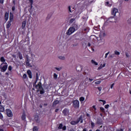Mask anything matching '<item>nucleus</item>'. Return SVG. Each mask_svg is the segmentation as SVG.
Instances as JSON below:
<instances>
[{
  "instance_id": "1",
  "label": "nucleus",
  "mask_w": 131,
  "mask_h": 131,
  "mask_svg": "<svg viewBox=\"0 0 131 131\" xmlns=\"http://www.w3.org/2000/svg\"><path fill=\"white\" fill-rule=\"evenodd\" d=\"M78 30V25L73 24L72 27L69 28L67 32V35H71L72 33H74L76 30Z\"/></svg>"
},
{
  "instance_id": "2",
  "label": "nucleus",
  "mask_w": 131,
  "mask_h": 131,
  "mask_svg": "<svg viewBox=\"0 0 131 131\" xmlns=\"http://www.w3.org/2000/svg\"><path fill=\"white\" fill-rule=\"evenodd\" d=\"M12 22H14V14L12 13V12L10 13L9 15V20L7 21L6 25V27L7 29H9L10 27H11V25H12Z\"/></svg>"
},
{
  "instance_id": "3",
  "label": "nucleus",
  "mask_w": 131,
  "mask_h": 131,
  "mask_svg": "<svg viewBox=\"0 0 131 131\" xmlns=\"http://www.w3.org/2000/svg\"><path fill=\"white\" fill-rule=\"evenodd\" d=\"M38 80V74H36V80L34 83H33V86H35L36 89H39V90H41L42 89V86H41V82H39V83L36 85V82Z\"/></svg>"
},
{
  "instance_id": "4",
  "label": "nucleus",
  "mask_w": 131,
  "mask_h": 131,
  "mask_svg": "<svg viewBox=\"0 0 131 131\" xmlns=\"http://www.w3.org/2000/svg\"><path fill=\"white\" fill-rule=\"evenodd\" d=\"M115 21V19L114 18V16H111L109 18L105 19L103 26H107L109 23H113Z\"/></svg>"
},
{
  "instance_id": "5",
  "label": "nucleus",
  "mask_w": 131,
  "mask_h": 131,
  "mask_svg": "<svg viewBox=\"0 0 131 131\" xmlns=\"http://www.w3.org/2000/svg\"><path fill=\"white\" fill-rule=\"evenodd\" d=\"M72 103L73 107L75 109H78V108H79V101H78V100H73Z\"/></svg>"
},
{
  "instance_id": "6",
  "label": "nucleus",
  "mask_w": 131,
  "mask_h": 131,
  "mask_svg": "<svg viewBox=\"0 0 131 131\" xmlns=\"http://www.w3.org/2000/svg\"><path fill=\"white\" fill-rule=\"evenodd\" d=\"M5 64H6V65L3 66V67H2V65L0 66V69H1L2 72H5L7 69H8V63L7 62H5Z\"/></svg>"
},
{
  "instance_id": "7",
  "label": "nucleus",
  "mask_w": 131,
  "mask_h": 131,
  "mask_svg": "<svg viewBox=\"0 0 131 131\" xmlns=\"http://www.w3.org/2000/svg\"><path fill=\"white\" fill-rule=\"evenodd\" d=\"M6 114L8 117H12L13 116V113H12V111L10 110V109H6Z\"/></svg>"
},
{
  "instance_id": "8",
  "label": "nucleus",
  "mask_w": 131,
  "mask_h": 131,
  "mask_svg": "<svg viewBox=\"0 0 131 131\" xmlns=\"http://www.w3.org/2000/svg\"><path fill=\"white\" fill-rule=\"evenodd\" d=\"M62 113L64 115V116H67V115H69V110L68 108H64L62 111Z\"/></svg>"
},
{
  "instance_id": "9",
  "label": "nucleus",
  "mask_w": 131,
  "mask_h": 131,
  "mask_svg": "<svg viewBox=\"0 0 131 131\" xmlns=\"http://www.w3.org/2000/svg\"><path fill=\"white\" fill-rule=\"evenodd\" d=\"M77 122H78V123H79L80 122V123H83V116L81 115L79 116V117L77 119Z\"/></svg>"
},
{
  "instance_id": "10",
  "label": "nucleus",
  "mask_w": 131,
  "mask_h": 131,
  "mask_svg": "<svg viewBox=\"0 0 131 131\" xmlns=\"http://www.w3.org/2000/svg\"><path fill=\"white\" fill-rule=\"evenodd\" d=\"M26 61V64L27 66H28V67H32V66L31 65V64H30V59H29V58L27 57Z\"/></svg>"
},
{
  "instance_id": "11",
  "label": "nucleus",
  "mask_w": 131,
  "mask_h": 131,
  "mask_svg": "<svg viewBox=\"0 0 131 131\" xmlns=\"http://www.w3.org/2000/svg\"><path fill=\"white\" fill-rule=\"evenodd\" d=\"M116 13H118V9L114 8L112 11V15L113 16V17H115Z\"/></svg>"
},
{
  "instance_id": "12",
  "label": "nucleus",
  "mask_w": 131,
  "mask_h": 131,
  "mask_svg": "<svg viewBox=\"0 0 131 131\" xmlns=\"http://www.w3.org/2000/svg\"><path fill=\"white\" fill-rule=\"evenodd\" d=\"M4 19L6 22L9 20V12H5L4 15Z\"/></svg>"
},
{
  "instance_id": "13",
  "label": "nucleus",
  "mask_w": 131,
  "mask_h": 131,
  "mask_svg": "<svg viewBox=\"0 0 131 131\" xmlns=\"http://www.w3.org/2000/svg\"><path fill=\"white\" fill-rule=\"evenodd\" d=\"M27 73L29 77V78L31 79L32 78V72H31V71L30 70H28L27 71Z\"/></svg>"
},
{
  "instance_id": "14",
  "label": "nucleus",
  "mask_w": 131,
  "mask_h": 131,
  "mask_svg": "<svg viewBox=\"0 0 131 131\" xmlns=\"http://www.w3.org/2000/svg\"><path fill=\"white\" fill-rule=\"evenodd\" d=\"M21 120L24 121L26 120V114H25V112H24L21 115Z\"/></svg>"
},
{
  "instance_id": "15",
  "label": "nucleus",
  "mask_w": 131,
  "mask_h": 131,
  "mask_svg": "<svg viewBox=\"0 0 131 131\" xmlns=\"http://www.w3.org/2000/svg\"><path fill=\"white\" fill-rule=\"evenodd\" d=\"M97 123L98 124H103V120L101 118H97Z\"/></svg>"
},
{
  "instance_id": "16",
  "label": "nucleus",
  "mask_w": 131,
  "mask_h": 131,
  "mask_svg": "<svg viewBox=\"0 0 131 131\" xmlns=\"http://www.w3.org/2000/svg\"><path fill=\"white\" fill-rule=\"evenodd\" d=\"M76 70L78 72L81 71L82 70V66L79 65L76 67Z\"/></svg>"
},
{
  "instance_id": "17",
  "label": "nucleus",
  "mask_w": 131,
  "mask_h": 131,
  "mask_svg": "<svg viewBox=\"0 0 131 131\" xmlns=\"http://www.w3.org/2000/svg\"><path fill=\"white\" fill-rule=\"evenodd\" d=\"M17 57L19 58L20 60H23V55H22V53L21 52H18L17 53Z\"/></svg>"
},
{
  "instance_id": "18",
  "label": "nucleus",
  "mask_w": 131,
  "mask_h": 131,
  "mask_svg": "<svg viewBox=\"0 0 131 131\" xmlns=\"http://www.w3.org/2000/svg\"><path fill=\"white\" fill-rule=\"evenodd\" d=\"M26 24H27L26 20H24L22 22V26H21L22 29H24V28H25V26H26Z\"/></svg>"
},
{
  "instance_id": "19",
  "label": "nucleus",
  "mask_w": 131,
  "mask_h": 131,
  "mask_svg": "<svg viewBox=\"0 0 131 131\" xmlns=\"http://www.w3.org/2000/svg\"><path fill=\"white\" fill-rule=\"evenodd\" d=\"M71 124L72 125H76V124H78V122H77V120H76V121H72L71 122Z\"/></svg>"
},
{
  "instance_id": "20",
  "label": "nucleus",
  "mask_w": 131,
  "mask_h": 131,
  "mask_svg": "<svg viewBox=\"0 0 131 131\" xmlns=\"http://www.w3.org/2000/svg\"><path fill=\"white\" fill-rule=\"evenodd\" d=\"M5 111V107L0 105V112H4Z\"/></svg>"
},
{
  "instance_id": "21",
  "label": "nucleus",
  "mask_w": 131,
  "mask_h": 131,
  "mask_svg": "<svg viewBox=\"0 0 131 131\" xmlns=\"http://www.w3.org/2000/svg\"><path fill=\"white\" fill-rule=\"evenodd\" d=\"M1 61L3 62V63H5L6 62V59H5V57L3 56L1 57L0 58Z\"/></svg>"
},
{
  "instance_id": "22",
  "label": "nucleus",
  "mask_w": 131,
  "mask_h": 131,
  "mask_svg": "<svg viewBox=\"0 0 131 131\" xmlns=\"http://www.w3.org/2000/svg\"><path fill=\"white\" fill-rule=\"evenodd\" d=\"M44 93H45V89H43V88L42 87V88H41V90H40V95H42Z\"/></svg>"
},
{
  "instance_id": "23",
  "label": "nucleus",
  "mask_w": 131,
  "mask_h": 131,
  "mask_svg": "<svg viewBox=\"0 0 131 131\" xmlns=\"http://www.w3.org/2000/svg\"><path fill=\"white\" fill-rule=\"evenodd\" d=\"M23 79H28V78L27 77V75L26 74H24L23 75Z\"/></svg>"
},
{
  "instance_id": "24",
  "label": "nucleus",
  "mask_w": 131,
  "mask_h": 131,
  "mask_svg": "<svg viewBox=\"0 0 131 131\" xmlns=\"http://www.w3.org/2000/svg\"><path fill=\"white\" fill-rule=\"evenodd\" d=\"M29 2L30 4L31 9L32 8V5H33V0H29Z\"/></svg>"
},
{
  "instance_id": "25",
  "label": "nucleus",
  "mask_w": 131,
  "mask_h": 131,
  "mask_svg": "<svg viewBox=\"0 0 131 131\" xmlns=\"http://www.w3.org/2000/svg\"><path fill=\"white\" fill-rule=\"evenodd\" d=\"M91 63L92 64H94V65H95V66H97L98 65V63L97 62H96L95 60H91Z\"/></svg>"
},
{
  "instance_id": "26",
  "label": "nucleus",
  "mask_w": 131,
  "mask_h": 131,
  "mask_svg": "<svg viewBox=\"0 0 131 131\" xmlns=\"http://www.w3.org/2000/svg\"><path fill=\"white\" fill-rule=\"evenodd\" d=\"M100 111H101V112H102V113H105V108H104V107H100Z\"/></svg>"
},
{
  "instance_id": "27",
  "label": "nucleus",
  "mask_w": 131,
  "mask_h": 131,
  "mask_svg": "<svg viewBox=\"0 0 131 131\" xmlns=\"http://www.w3.org/2000/svg\"><path fill=\"white\" fill-rule=\"evenodd\" d=\"M33 131H38V128H37V126H34L33 127Z\"/></svg>"
},
{
  "instance_id": "28",
  "label": "nucleus",
  "mask_w": 131,
  "mask_h": 131,
  "mask_svg": "<svg viewBox=\"0 0 131 131\" xmlns=\"http://www.w3.org/2000/svg\"><path fill=\"white\" fill-rule=\"evenodd\" d=\"M91 124L92 128H94V127H95V123H94V122H93V121H91Z\"/></svg>"
},
{
  "instance_id": "29",
  "label": "nucleus",
  "mask_w": 131,
  "mask_h": 131,
  "mask_svg": "<svg viewBox=\"0 0 131 131\" xmlns=\"http://www.w3.org/2000/svg\"><path fill=\"white\" fill-rule=\"evenodd\" d=\"M62 127H63V124L62 123L59 124V126L58 127V129H62Z\"/></svg>"
},
{
  "instance_id": "30",
  "label": "nucleus",
  "mask_w": 131,
  "mask_h": 131,
  "mask_svg": "<svg viewBox=\"0 0 131 131\" xmlns=\"http://www.w3.org/2000/svg\"><path fill=\"white\" fill-rule=\"evenodd\" d=\"M84 100H85V98L83 97H81L79 98L80 102H83V101H84Z\"/></svg>"
},
{
  "instance_id": "31",
  "label": "nucleus",
  "mask_w": 131,
  "mask_h": 131,
  "mask_svg": "<svg viewBox=\"0 0 131 131\" xmlns=\"http://www.w3.org/2000/svg\"><path fill=\"white\" fill-rule=\"evenodd\" d=\"M74 21H75V18H71L70 20V21H69V23L70 24L73 23Z\"/></svg>"
},
{
  "instance_id": "32",
  "label": "nucleus",
  "mask_w": 131,
  "mask_h": 131,
  "mask_svg": "<svg viewBox=\"0 0 131 131\" xmlns=\"http://www.w3.org/2000/svg\"><path fill=\"white\" fill-rule=\"evenodd\" d=\"M115 55H117V56H119V55H120V52L116 50V51H115Z\"/></svg>"
},
{
  "instance_id": "33",
  "label": "nucleus",
  "mask_w": 131,
  "mask_h": 131,
  "mask_svg": "<svg viewBox=\"0 0 131 131\" xmlns=\"http://www.w3.org/2000/svg\"><path fill=\"white\" fill-rule=\"evenodd\" d=\"M53 77L54 79H57V78H58V75H57V74L56 73H54L53 75Z\"/></svg>"
},
{
  "instance_id": "34",
  "label": "nucleus",
  "mask_w": 131,
  "mask_h": 131,
  "mask_svg": "<svg viewBox=\"0 0 131 131\" xmlns=\"http://www.w3.org/2000/svg\"><path fill=\"white\" fill-rule=\"evenodd\" d=\"M59 103V100H55L53 102V105H57Z\"/></svg>"
},
{
  "instance_id": "35",
  "label": "nucleus",
  "mask_w": 131,
  "mask_h": 131,
  "mask_svg": "<svg viewBox=\"0 0 131 131\" xmlns=\"http://www.w3.org/2000/svg\"><path fill=\"white\" fill-rule=\"evenodd\" d=\"M89 31L90 30L88 28H86L83 29V31H84L85 32H89Z\"/></svg>"
},
{
  "instance_id": "36",
  "label": "nucleus",
  "mask_w": 131,
  "mask_h": 131,
  "mask_svg": "<svg viewBox=\"0 0 131 131\" xmlns=\"http://www.w3.org/2000/svg\"><path fill=\"white\" fill-rule=\"evenodd\" d=\"M58 58L60 60H65V57L64 56H59Z\"/></svg>"
},
{
  "instance_id": "37",
  "label": "nucleus",
  "mask_w": 131,
  "mask_h": 131,
  "mask_svg": "<svg viewBox=\"0 0 131 131\" xmlns=\"http://www.w3.org/2000/svg\"><path fill=\"white\" fill-rule=\"evenodd\" d=\"M56 70H57V71H60L61 69H62V68H54Z\"/></svg>"
},
{
  "instance_id": "38",
  "label": "nucleus",
  "mask_w": 131,
  "mask_h": 131,
  "mask_svg": "<svg viewBox=\"0 0 131 131\" xmlns=\"http://www.w3.org/2000/svg\"><path fill=\"white\" fill-rule=\"evenodd\" d=\"M12 66H9L8 67V70H9V71H12Z\"/></svg>"
},
{
  "instance_id": "39",
  "label": "nucleus",
  "mask_w": 131,
  "mask_h": 131,
  "mask_svg": "<svg viewBox=\"0 0 131 131\" xmlns=\"http://www.w3.org/2000/svg\"><path fill=\"white\" fill-rule=\"evenodd\" d=\"M100 102H102L103 105H105V104H106V101L103 100H100Z\"/></svg>"
},
{
  "instance_id": "40",
  "label": "nucleus",
  "mask_w": 131,
  "mask_h": 131,
  "mask_svg": "<svg viewBox=\"0 0 131 131\" xmlns=\"http://www.w3.org/2000/svg\"><path fill=\"white\" fill-rule=\"evenodd\" d=\"M109 107H110V106L109 105V104H106L104 106V107L105 108V109H108V108H109Z\"/></svg>"
},
{
  "instance_id": "41",
  "label": "nucleus",
  "mask_w": 131,
  "mask_h": 131,
  "mask_svg": "<svg viewBox=\"0 0 131 131\" xmlns=\"http://www.w3.org/2000/svg\"><path fill=\"white\" fill-rule=\"evenodd\" d=\"M125 56L127 58H129V55H128V53L125 52Z\"/></svg>"
},
{
  "instance_id": "42",
  "label": "nucleus",
  "mask_w": 131,
  "mask_h": 131,
  "mask_svg": "<svg viewBox=\"0 0 131 131\" xmlns=\"http://www.w3.org/2000/svg\"><path fill=\"white\" fill-rule=\"evenodd\" d=\"M68 8H69V12H70V13H72V11H71V7L69 6Z\"/></svg>"
},
{
  "instance_id": "43",
  "label": "nucleus",
  "mask_w": 131,
  "mask_h": 131,
  "mask_svg": "<svg viewBox=\"0 0 131 131\" xmlns=\"http://www.w3.org/2000/svg\"><path fill=\"white\" fill-rule=\"evenodd\" d=\"M101 83V81H97L95 82V84H100Z\"/></svg>"
},
{
  "instance_id": "44",
  "label": "nucleus",
  "mask_w": 131,
  "mask_h": 131,
  "mask_svg": "<svg viewBox=\"0 0 131 131\" xmlns=\"http://www.w3.org/2000/svg\"><path fill=\"white\" fill-rule=\"evenodd\" d=\"M66 129H67L66 126H63L61 129H62L63 130H66Z\"/></svg>"
},
{
  "instance_id": "45",
  "label": "nucleus",
  "mask_w": 131,
  "mask_h": 131,
  "mask_svg": "<svg viewBox=\"0 0 131 131\" xmlns=\"http://www.w3.org/2000/svg\"><path fill=\"white\" fill-rule=\"evenodd\" d=\"M4 118V116H3V114L0 113V119H3Z\"/></svg>"
},
{
  "instance_id": "46",
  "label": "nucleus",
  "mask_w": 131,
  "mask_h": 131,
  "mask_svg": "<svg viewBox=\"0 0 131 131\" xmlns=\"http://www.w3.org/2000/svg\"><path fill=\"white\" fill-rule=\"evenodd\" d=\"M115 85V83H112L111 85V89H113V87L114 86V85Z\"/></svg>"
},
{
  "instance_id": "47",
  "label": "nucleus",
  "mask_w": 131,
  "mask_h": 131,
  "mask_svg": "<svg viewBox=\"0 0 131 131\" xmlns=\"http://www.w3.org/2000/svg\"><path fill=\"white\" fill-rule=\"evenodd\" d=\"M127 23H129V24L131 23V19L130 18L128 19L127 20Z\"/></svg>"
},
{
  "instance_id": "48",
  "label": "nucleus",
  "mask_w": 131,
  "mask_h": 131,
  "mask_svg": "<svg viewBox=\"0 0 131 131\" xmlns=\"http://www.w3.org/2000/svg\"><path fill=\"white\" fill-rule=\"evenodd\" d=\"M92 108L95 111H96V110H97V108H96V105H93L92 106Z\"/></svg>"
},
{
  "instance_id": "49",
  "label": "nucleus",
  "mask_w": 131,
  "mask_h": 131,
  "mask_svg": "<svg viewBox=\"0 0 131 131\" xmlns=\"http://www.w3.org/2000/svg\"><path fill=\"white\" fill-rule=\"evenodd\" d=\"M98 90L99 92L102 91V87H98Z\"/></svg>"
},
{
  "instance_id": "50",
  "label": "nucleus",
  "mask_w": 131,
  "mask_h": 131,
  "mask_svg": "<svg viewBox=\"0 0 131 131\" xmlns=\"http://www.w3.org/2000/svg\"><path fill=\"white\" fill-rule=\"evenodd\" d=\"M15 6H13L11 8L12 11L13 12L14 11H15Z\"/></svg>"
},
{
  "instance_id": "51",
  "label": "nucleus",
  "mask_w": 131,
  "mask_h": 131,
  "mask_svg": "<svg viewBox=\"0 0 131 131\" xmlns=\"http://www.w3.org/2000/svg\"><path fill=\"white\" fill-rule=\"evenodd\" d=\"M109 53H110V52L106 53L105 54V58H107V56H108V55H109Z\"/></svg>"
},
{
  "instance_id": "52",
  "label": "nucleus",
  "mask_w": 131,
  "mask_h": 131,
  "mask_svg": "<svg viewBox=\"0 0 131 131\" xmlns=\"http://www.w3.org/2000/svg\"><path fill=\"white\" fill-rule=\"evenodd\" d=\"M59 110H60V108H56L55 109V112L57 113L59 111Z\"/></svg>"
},
{
  "instance_id": "53",
  "label": "nucleus",
  "mask_w": 131,
  "mask_h": 131,
  "mask_svg": "<svg viewBox=\"0 0 131 131\" xmlns=\"http://www.w3.org/2000/svg\"><path fill=\"white\" fill-rule=\"evenodd\" d=\"M86 116H87V117H91V115H90V114H86Z\"/></svg>"
},
{
  "instance_id": "54",
  "label": "nucleus",
  "mask_w": 131,
  "mask_h": 131,
  "mask_svg": "<svg viewBox=\"0 0 131 131\" xmlns=\"http://www.w3.org/2000/svg\"><path fill=\"white\" fill-rule=\"evenodd\" d=\"M51 16H52V14L50 15V14H49L47 16V19H50V17H51Z\"/></svg>"
},
{
  "instance_id": "55",
  "label": "nucleus",
  "mask_w": 131,
  "mask_h": 131,
  "mask_svg": "<svg viewBox=\"0 0 131 131\" xmlns=\"http://www.w3.org/2000/svg\"><path fill=\"white\" fill-rule=\"evenodd\" d=\"M4 3V0H0V3L3 4Z\"/></svg>"
},
{
  "instance_id": "56",
  "label": "nucleus",
  "mask_w": 131,
  "mask_h": 131,
  "mask_svg": "<svg viewBox=\"0 0 131 131\" xmlns=\"http://www.w3.org/2000/svg\"><path fill=\"white\" fill-rule=\"evenodd\" d=\"M116 131H123L122 129H117Z\"/></svg>"
},
{
  "instance_id": "57",
  "label": "nucleus",
  "mask_w": 131,
  "mask_h": 131,
  "mask_svg": "<svg viewBox=\"0 0 131 131\" xmlns=\"http://www.w3.org/2000/svg\"><path fill=\"white\" fill-rule=\"evenodd\" d=\"M89 80L90 81H93L94 80V79H91V78H89Z\"/></svg>"
},
{
  "instance_id": "58",
  "label": "nucleus",
  "mask_w": 131,
  "mask_h": 131,
  "mask_svg": "<svg viewBox=\"0 0 131 131\" xmlns=\"http://www.w3.org/2000/svg\"><path fill=\"white\" fill-rule=\"evenodd\" d=\"M82 131H87L86 130V128H84L83 129V130Z\"/></svg>"
},
{
  "instance_id": "59",
  "label": "nucleus",
  "mask_w": 131,
  "mask_h": 131,
  "mask_svg": "<svg viewBox=\"0 0 131 131\" xmlns=\"http://www.w3.org/2000/svg\"><path fill=\"white\" fill-rule=\"evenodd\" d=\"M43 106H48V103H44Z\"/></svg>"
},
{
  "instance_id": "60",
  "label": "nucleus",
  "mask_w": 131,
  "mask_h": 131,
  "mask_svg": "<svg viewBox=\"0 0 131 131\" xmlns=\"http://www.w3.org/2000/svg\"><path fill=\"white\" fill-rule=\"evenodd\" d=\"M88 47H91V43L90 42L88 43Z\"/></svg>"
},
{
  "instance_id": "61",
  "label": "nucleus",
  "mask_w": 131,
  "mask_h": 131,
  "mask_svg": "<svg viewBox=\"0 0 131 131\" xmlns=\"http://www.w3.org/2000/svg\"><path fill=\"white\" fill-rule=\"evenodd\" d=\"M105 4H106V5H109V2H106L105 3Z\"/></svg>"
},
{
  "instance_id": "62",
  "label": "nucleus",
  "mask_w": 131,
  "mask_h": 131,
  "mask_svg": "<svg viewBox=\"0 0 131 131\" xmlns=\"http://www.w3.org/2000/svg\"><path fill=\"white\" fill-rule=\"evenodd\" d=\"M5 74H6V75H9V73L7 72V73H6Z\"/></svg>"
},
{
  "instance_id": "63",
  "label": "nucleus",
  "mask_w": 131,
  "mask_h": 131,
  "mask_svg": "<svg viewBox=\"0 0 131 131\" xmlns=\"http://www.w3.org/2000/svg\"><path fill=\"white\" fill-rule=\"evenodd\" d=\"M0 131H4V129L0 128Z\"/></svg>"
},
{
  "instance_id": "64",
  "label": "nucleus",
  "mask_w": 131,
  "mask_h": 131,
  "mask_svg": "<svg viewBox=\"0 0 131 131\" xmlns=\"http://www.w3.org/2000/svg\"><path fill=\"white\" fill-rule=\"evenodd\" d=\"M96 131H101L100 129H97L96 130Z\"/></svg>"
}]
</instances>
